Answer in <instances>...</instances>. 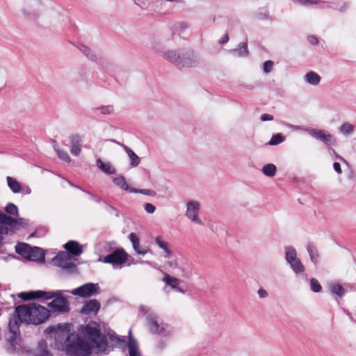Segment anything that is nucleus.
<instances>
[{"label": "nucleus", "instance_id": "f257e3e1", "mask_svg": "<svg viewBox=\"0 0 356 356\" xmlns=\"http://www.w3.org/2000/svg\"><path fill=\"white\" fill-rule=\"evenodd\" d=\"M48 336L54 334V343L51 347L56 350L65 351L67 356H86L88 347L80 341V337L74 332H71L67 325L58 324V327L49 326L44 330Z\"/></svg>", "mask_w": 356, "mask_h": 356}, {"label": "nucleus", "instance_id": "f03ea898", "mask_svg": "<svg viewBox=\"0 0 356 356\" xmlns=\"http://www.w3.org/2000/svg\"><path fill=\"white\" fill-rule=\"evenodd\" d=\"M17 318L21 321L39 325L50 316V312L46 307L35 303L19 305L15 308Z\"/></svg>", "mask_w": 356, "mask_h": 356}, {"label": "nucleus", "instance_id": "7ed1b4c3", "mask_svg": "<svg viewBox=\"0 0 356 356\" xmlns=\"http://www.w3.org/2000/svg\"><path fill=\"white\" fill-rule=\"evenodd\" d=\"M15 251L25 259L38 262L44 261V252L40 248L22 243L15 247Z\"/></svg>", "mask_w": 356, "mask_h": 356}, {"label": "nucleus", "instance_id": "20e7f679", "mask_svg": "<svg viewBox=\"0 0 356 356\" xmlns=\"http://www.w3.org/2000/svg\"><path fill=\"white\" fill-rule=\"evenodd\" d=\"M109 339L111 341L116 342L118 347L123 351L125 350L126 346H127L129 356H142L139 350L138 342L131 335V330L129 331V341L127 343L125 339H120L118 336L115 335V333L111 334Z\"/></svg>", "mask_w": 356, "mask_h": 356}, {"label": "nucleus", "instance_id": "39448f33", "mask_svg": "<svg viewBox=\"0 0 356 356\" xmlns=\"http://www.w3.org/2000/svg\"><path fill=\"white\" fill-rule=\"evenodd\" d=\"M147 325L149 332L153 334L169 338L172 335V331L168 324L159 322L158 317L154 314H149L147 316Z\"/></svg>", "mask_w": 356, "mask_h": 356}, {"label": "nucleus", "instance_id": "423d86ee", "mask_svg": "<svg viewBox=\"0 0 356 356\" xmlns=\"http://www.w3.org/2000/svg\"><path fill=\"white\" fill-rule=\"evenodd\" d=\"M147 325L149 332L153 334L169 338L172 335V331L168 324L159 322L158 317L154 314H149L147 316Z\"/></svg>", "mask_w": 356, "mask_h": 356}, {"label": "nucleus", "instance_id": "0eeeda50", "mask_svg": "<svg viewBox=\"0 0 356 356\" xmlns=\"http://www.w3.org/2000/svg\"><path fill=\"white\" fill-rule=\"evenodd\" d=\"M46 293H54L53 300L48 304V306L53 312L58 313H65L70 311V304L68 300L62 296V291H46Z\"/></svg>", "mask_w": 356, "mask_h": 356}, {"label": "nucleus", "instance_id": "6e6552de", "mask_svg": "<svg viewBox=\"0 0 356 356\" xmlns=\"http://www.w3.org/2000/svg\"><path fill=\"white\" fill-rule=\"evenodd\" d=\"M284 252L285 259L292 270L296 274L303 273L305 268L301 261L297 257L296 249L292 246H286Z\"/></svg>", "mask_w": 356, "mask_h": 356}, {"label": "nucleus", "instance_id": "1a4fd4ad", "mask_svg": "<svg viewBox=\"0 0 356 356\" xmlns=\"http://www.w3.org/2000/svg\"><path fill=\"white\" fill-rule=\"evenodd\" d=\"M128 254L123 248H118L113 251L111 254L104 257L102 259H99L106 264H112L113 268L121 267L127 260Z\"/></svg>", "mask_w": 356, "mask_h": 356}, {"label": "nucleus", "instance_id": "9d476101", "mask_svg": "<svg viewBox=\"0 0 356 356\" xmlns=\"http://www.w3.org/2000/svg\"><path fill=\"white\" fill-rule=\"evenodd\" d=\"M0 222L4 224L5 227L10 231L19 229V227H25L29 225V220L23 218H15L8 216L0 210Z\"/></svg>", "mask_w": 356, "mask_h": 356}, {"label": "nucleus", "instance_id": "9b49d317", "mask_svg": "<svg viewBox=\"0 0 356 356\" xmlns=\"http://www.w3.org/2000/svg\"><path fill=\"white\" fill-rule=\"evenodd\" d=\"M99 289L100 288L98 283L88 282L74 289L71 291V293L82 298H88L97 294Z\"/></svg>", "mask_w": 356, "mask_h": 356}, {"label": "nucleus", "instance_id": "f8f14e48", "mask_svg": "<svg viewBox=\"0 0 356 356\" xmlns=\"http://www.w3.org/2000/svg\"><path fill=\"white\" fill-rule=\"evenodd\" d=\"M54 265L65 269L74 271L76 269V265L72 262V257L69 252L61 251L54 259Z\"/></svg>", "mask_w": 356, "mask_h": 356}, {"label": "nucleus", "instance_id": "ddd939ff", "mask_svg": "<svg viewBox=\"0 0 356 356\" xmlns=\"http://www.w3.org/2000/svg\"><path fill=\"white\" fill-rule=\"evenodd\" d=\"M200 204L196 200H190L186 203V216L193 222L202 225V221L199 217Z\"/></svg>", "mask_w": 356, "mask_h": 356}, {"label": "nucleus", "instance_id": "4468645a", "mask_svg": "<svg viewBox=\"0 0 356 356\" xmlns=\"http://www.w3.org/2000/svg\"><path fill=\"white\" fill-rule=\"evenodd\" d=\"M40 0H29L26 6L22 9L23 15L30 19H35L39 15Z\"/></svg>", "mask_w": 356, "mask_h": 356}, {"label": "nucleus", "instance_id": "2eb2a0df", "mask_svg": "<svg viewBox=\"0 0 356 356\" xmlns=\"http://www.w3.org/2000/svg\"><path fill=\"white\" fill-rule=\"evenodd\" d=\"M54 293H46L44 291H35L29 293H20L18 296L24 300L44 298L45 300L52 299Z\"/></svg>", "mask_w": 356, "mask_h": 356}, {"label": "nucleus", "instance_id": "dca6fc26", "mask_svg": "<svg viewBox=\"0 0 356 356\" xmlns=\"http://www.w3.org/2000/svg\"><path fill=\"white\" fill-rule=\"evenodd\" d=\"M307 131L311 136L323 142L327 145H330L334 142V140H333V136L331 134H326L322 130L316 129H309L307 130Z\"/></svg>", "mask_w": 356, "mask_h": 356}, {"label": "nucleus", "instance_id": "f3484780", "mask_svg": "<svg viewBox=\"0 0 356 356\" xmlns=\"http://www.w3.org/2000/svg\"><path fill=\"white\" fill-rule=\"evenodd\" d=\"M101 307L100 302L96 299L84 302L81 312L84 314H97Z\"/></svg>", "mask_w": 356, "mask_h": 356}, {"label": "nucleus", "instance_id": "a211bd4d", "mask_svg": "<svg viewBox=\"0 0 356 356\" xmlns=\"http://www.w3.org/2000/svg\"><path fill=\"white\" fill-rule=\"evenodd\" d=\"M197 63V60L193 51L181 52L180 68L182 67H193Z\"/></svg>", "mask_w": 356, "mask_h": 356}, {"label": "nucleus", "instance_id": "6ab92c4d", "mask_svg": "<svg viewBox=\"0 0 356 356\" xmlns=\"http://www.w3.org/2000/svg\"><path fill=\"white\" fill-rule=\"evenodd\" d=\"M162 280L167 286H170L175 291L182 293L185 292V291L179 286L181 283L180 280L174 277H171L168 274L165 273Z\"/></svg>", "mask_w": 356, "mask_h": 356}, {"label": "nucleus", "instance_id": "aec40b11", "mask_svg": "<svg viewBox=\"0 0 356 356\" xmlns=\"http://www.w3.org/2000/svg\"><path fill=\"white\" fill-rule=\"evenodd\" d=\"M129 238L132 243L133 248L137 254L145 255L148 252L147 247H140V239L135 233H131L129 236Z\"/></svg>", "mask_w": 356, "mask_h": 356}, {"label": "nucleus", "instance_id": "412c9836", "mask_svg": "<svg viewBox=\"0 0 356 356\" xmlns=\"http://www.w3.org/2000/svg\"><path fill=\"white\" fill-rule=\"evenodd\" d=\"M64 248L66 250L65 252H69L72 257L79 256L83 252L82 247L75 241H68L64 245Z\"/></svg>", "mask_w": 356, "mask_h": 356}, {"label": "nucleus", "instance_id": "4be33fe9", "mask_svg": "<svg viewBox=\"0 0 356 356\" xmlns=\"http://www.w3.org/2000/svg\"><path fill=\"white\" fill-rule=\"evenodd\" d=\"M81 138L79 135L76 134L70 137V150L72 155L79 156L81 153Z\"/></svg>", "mask_w": 356, "mask_h": 356}, {"label": "nucleus", "instance_id": "5701e85b", "mask_svg": "<svg viewBox=\"0 0 356 356\" xmlns=\"http://www.w3.org/2000/svg\"><path fill=\"white\" fill-rule=\"evenodd\" d=\"M163 57L180 68L181 51H168L164 54Z\"/></svg>", "mask_w": 356, "mask_h": 356}, {"label": "nucleus", "instance_id": "b1692460", "mask_svg": "<svg viewBox=\"0 0 356 356\" xmlns=\"http://www.w3.org/2000/svg\"><path fill=\"white\" fill-rule=\"evenodd\" d=\"M156 244L164 251V257L165 259H170L172 254V250L168 248V242L165 241L162 236H157L155 237Z\"/></svg>", "mask_w": 356, "mask_h": 356}, {"label": "nucleus", "instance_id": "393cba45", "mask_svg": "<svg viewBox=\"0 0 356 356\" xmlns=\"http://www.w3.org/2000/svg\"><path fill=\"white\" fill-rule=\"evenodd\" d=\"M35 356H53L48 349L47 342L44 339L40 340L37 346Z\"/></svg>", "mask_w": 356, "mask_h": 356}, {"label": "nucleus", "instance_id": "a878e982", "mask_svg": "<svg viewBox=\"0 0 356 356\" xmlns=\"http://www.w3.org/2000/svg\"><path fill=\"white\" fill-rule=\"evenodd\" d=\"M122 147L127 152L128 156L130 159V165L131 167H136L139 165L140 159L138 155L129 147L124 144H121Z\"/></svg>", "mask_w": 356, "mask_h": 356}, {"label": "nucleus", "instance_id": "bb28decb", "mask_svg": "<svg viewBox=\"0 0 356 356\" xmlns=\"http://www.w3.org/2000/svg\"><path fill=\"white\" fill-rule=\"evenodd\" d=\"M229 52L234 55V56H237L238 57H245L248 55V43L247 42H241L239 44H238V48H236V49H231L229 51Z\"/></svg>", "mask_w": 356, "mask_h": 356}, {"label": "nucleus", "instance_id": "cd10ccee", "mask_svg": "<svg viewBox=\"0 0 356 356\" xmlns=\"http://www.w3.org/2000/svg\"><path fill=\"white\" fill-rule=\"evenodd\" d=\"M97 166L104 173L107 175H113L115 173V168L111 163H104L101 159L97 160Z\"/></svg>", "mask_w": 356, "mask_h": 356}, {"label": "nucleus", "instance_id": "c85d7f7f", "mask_svg": "<svg viewBox=\"0 0 356 356\" xmlns=\"http://www.w3.org/2000/svg\"><path fill=\"white\" fill-rule=\"evenodd\" d=\"M6 181L8 186L13 193H19L21 192L22 186L15 178L8 176Z\"/></svg>", "mask_w": 356, "mask_h": 356}, {"label": "nucleus", "instance_id": "c756f323", "mask_svg": "<svg viewBox=\"0 0 356 356\" xmlns=\"http://www.w3.org/2000/svg\"><path fill=\"white\" fill-rule=\"evenodd\" d=\"M113 182L115 185L120 187L121 189L129 191L131 193V190L134 189V188L130 187L126 181L125 177L122 175H120L117 177H115L113 179Z\"/></svg>", "mask_w": 356, "mask_h": 356}, {"label": "nucleus", "instance_id": "7c9ffc66", "mask_svg": "<svg viewBox=\"0 0 356 356\" xmlns=\"http://www.w3.org/2000/svg\"><path fill=\"white\" fill-rule=\"evenodd\" d=\"M321 76L314 72H309L305 74V81L310 85L317 86L321 81Z\"/></svg>", "mask_w": 356, "mask_h": 356}, {"label": "nucleus", "instance_id": "2f4dec72", "mask_svg": "<svg viewBox=\"0 0 356 356\" xmlns=\"http://www.w3.org/2000/svg\"><path fill=\"white\" fill-rule=\"evenodd\" d=\"M79 49L81 51L88 59L92 61L97 62L98 58L96 54L88 47L84 44H80Z\"/></svg>", "mask_w": 356, "mask_h": 356}, {"label": "nucleus", "instance_id": "473e14b6", "mask_svg": "<svg viewBox=\"0 0 356 356\" xmlns=\"http://www.w3.org/2000/svg\"><path fill=\"white\" fill-rule=\"evenodd\" d=\"M54 149L56 152L57 156L59 159L63 160V161L66 163H70L71 159L70 156L68 155L67 152L63 149H61L58 147L55 140H54Z\"/></svg>", "mask_w": 356, "mask_h": 356}, {"label": "nucleus", "instance_id": "72a5a7b5", "mask_svg": "<svg viewBox=\"0 0 356 356\" xmlns=\"http://www.w3.org/2000/svg\"><path fill=\"white\" fill-rule=\"evenodd\" d=\"M168 266L172 269H177L178 272L176 273L177 275L185 277L188 276V273L185 270L183 267H181L177 260L168 261Z\"/></svg>", "mask_w": 356, "mask_h": 356}, {"label": "nucleus", "instance_id": "f704fd0d", "mask_svg": "<svg viewBox=\"0 0 356 356\" xmlns=\"http://www.w3.org/2000/svg\"><path fill=\"white\" fill-rule=\"evenodd\" d=\"M330 291L332 294H335L339 297H342L346 292L345 289L339 283H332L329 285Z\"/></svg>", "mask_w": 356, "mask_h": 356}, {"label": "nucleus", "instance_id": "c9c22d12", "mask_svg": "<svg viewBox=\"0 0 356 356\" xmlns=\"http://www.w3.org/2000/svg\"><path fill=\"white\" fill-rule=\"evenodd\" d=\"M4 211L6 212L5 214H6L8 216H15L18 217L19 216V209L17 205L12 202L8 203L4 209Z\"/></svg>", "mask_w": 356, "mask_h": 356}, {"label": "nucleus", "instance_id": "e433bc0d", "mask_svg": "<svg viewBox=\"0 0 356 356\" xmlns=\"http://www.w3.org/2000/svg\"><path fill=\"white\" fill-rule=\"evenodd\" d=\"M307 250L309 254L311 261L316 264L318 259V253L316 247L311 243L307 245Z\"/></svg>", "mask_w": 356, "mask_h": 356}, {"label": "nucleus", "instance_id": "4c0bfd02", "mask_svg": "<svg viewBox=\"0 0 356 356\" xmlns=\"http://www.w3.org/2000/svg\"><path fill=\"white\" fill-rule=\"evenodd\" d=\"M261 171L266 176L273 177L276 173L277 167L273 163H268L263 166Z\"/></svg>", "mask_w": 356, "mask_h": 356}, {"label": "nucleus", "instance_id": "58836bf2", "mask_svg": "<svg viewBox=\"0 0 356 356\" xmlns=\"http://www.w3.org/2000/svg\"><path fill=\"white\" fill-rule=\"evenodd\" d=\"M353 131H354V126L348 122L343 123L339 127L340 133L343 134V135L351 134L353 132Z\"/></svg>", "mask_w": 356, "mask_h": 356}, {"label": "nucleus", "instance_id": "ea45409f", "mask_svg": "<svg viewBox=\"0 0 356 356\" xmlns=\"http://www.w3.org/2000/svg\"><path fill=\"white\" fill-rule=\"evenodd\" d=\"M284 140V136H283L281 134H276L273 135L268 144L269 145H277L282 143Z\"/></svg>", "mask_w": 356, "mask_h": 356}, {"label": "nucleus", "instance_id": "a19ab883", "mask_svg": "<svg viewBox=\"0 0 356 356\" xmlns=\"http://www.w3.org/2000/svg\"><path fill=\"white\" fill-rule=\"evenodd\" d=\"M8 327L12 334H17L19 330L18 320L17 318L10 319L8 322Z\"/></svg>", "mask_w": 356, "mask_h": 356}, {"label": "nucleus", "instance_id": "79ce46f5", "mask_svg": "<svg viewBox=\"0 0 356 356\" xmlns=\"http://www.w3.org/2000/svg\"><path fill=\"white\" fill-rule=\"evenodd\" d=\"M131 193H140V194H143L145 195H149V196H155L156 195V192L154 191L150 190V189H138V188H134V189L131 190Z\"/></svg>", "mask_w": 356, "mask_h": 356}, {"label": "nucleus", "instance_id": "37998d69", "mask_svg": "<svg viewBox=\"0 0 356 356\" xmlns=\"http://www.w3.org/2000/svg\"><path fill=\"white\" fill-rule=\"evenodd\" d=\"M310 286L311 289L315 293H318L322 289V287L319 284L318 281L315 278H312L310 280Z\"/></svg>", "mask_w": 356, "mask_h": 356}, {"label": "nucleus", "instance_id": "c03bdc74", "mask_svg": "<svg viewBox=\"0 0 356 356\" xmlns=\"http://www.w3.org/2000/svg\"><path fill=\"white\" fill-rule=\"evenodd\" d=\"M17 334H12V335L10 337V338L8 340V343L10 346V348L13 352L15 351L17 348L16 345L17 343Z\"/></svg>", "mask_w": 356, "mask_h": 356}, {"label": "nucleus", "instance_id": "a18cd8bd", "mask_svg": "<svg viewBox=\"0 0 356 356\" xmlns=\"http://www.w3.org/2000/svg\"><path fill=\"white\" fill-rule=\"evenodd\" d=\"M274 63L272 60H266L263 64V70L265 73L268 74L272 72Z\"/></svg>", "mask_w": 356, "mask_h": 356}, {"label": "nucleus", "instance_id": "49530a36", "mask_svg": "<svg viewBox=\"0 0 356 356\" xmlns=\"http://www.w3.org/2000/svg\"><path fill=\"white\" fill-rule=\"evenodd\" d=\"M104 204L105 205L106 210L108 213L114 214L116 217L119 216V211H118V210L117 209H115V207H113V206L110 205L109 204H108L106 202H104Z\"/></svg>", "mask_w": 356, "mask_h": 356}, {"label": "nucleus", "instance_id": "de8ad7c7", "mask_svg": "<svg viewBox=\"0 0 356 356\" xmlns=\"http://www.w3.org/2000/svg\"><path fill=\"white\" fill-rule=\"evenodd\" d=\"M97 109H99L102 114H110L113 111V106L111 105L102 106Z\"/></svg>", "mask_w": 356, "mask_h": 356}, {"label": "nucleus", "instance_id": "09e8293b", "mask_svg": "<svg viewBox=\"0 0 356 356\" xmlns=\"http://www.w3.org/2000/svg\"><path fill=\"white\" fill-rule=\"evenodd\" d=\"M295 3L306 6V5H314L317 4V0H293Z\"/></svg>", "mask_w": 356, "mask_h": 356}, {"label": "nucleus", "instance_id": "8fccbe9b", "mask_svg": "<svg viewBox=\"0 0 356 356\" xmlns=\"http://www.w3.org/2000/svg\"><path fill=\"white\" fill-rule=\"evenodd\" d=\"M81 191H83V193L88 194L90 197L95 202H97V203H100L102 202V200L99 197H97L96 195H95L93 193H90V191H86L85 189H81Z\"/></svg>", "mask_w": 356, "mask_h": 356}, {"label": "nucleus", "instance_id": "3c124183", "mask_svg": "<svg viewBox=\"0 0 356 356\" xmlns=\"http://www.w3.org/2000/svg\"><path fill=\"white\" fill-rule=\"evenodd\" d=\"M144 209L148 213H153L156 210V207L151 203H145Z\"/></svg>", "mask_w": 356, "mask_h": 356}, {"label": "nucleus", "instance_id": "603ef678", "mask_svg": "<svg viewBox=\"0 0 356 356\" xmlns=\"http://www.w3.org/2000/svg\"><path fill=\"white\" fill-rule=\"evenodd\" d=\"M167 346V343L163 340H159L155 346V348L159 351H162Z\"/></svg>", "mask_w": 356, "mask_h": 356}, {"label": "nucleus", "instance_id": "864d4df0", "mask_svg": "<svg viewBox=\"0 0 356 356\" xmlns=\"http://www.w3.org/2000/svg\"><path fill=\"white\" fill-rule=\"evenodd\" d=\"M260 119L263 122L271 121L273 120V116L270 114L264 113L261 115Z\"/></svg>", "mask_w": 356, "mask_h": 356}, {"label": "nucleus", "instance_id": "5fc2aeb1", "mask_svg": "<svg viewBox=\"0 0 356 356\" xmlns=\"http://www.w3.org/2000/svg\"><path fill=\"white\" fill-rule=\"evenodd\" d=\"M0 234L7 235L9 234V229L5 227L4 224L0 222Z\"/></svg>", "mask_w": 356, "mask_h": 356}, {"label": "nucleus", "instance_id": "6e6d98bb", "mask_svg": "<svg viewBox=\"0 0 356 356\" xmlns=\"http://www.w3.org/2000/svg\"><path fill=\"white\" fill-rule=\"evenodd\" d=\"M257 293L260 298H264L268 296V292L264 289H259Z\"/></svg>", "mask_w": 356, "mask_h": 356}, {"label": "nucleus", "instance_id": "4d7b16f0", "mask_svg": "<svg viewBox=\"0 0 356 356\" xmlns=\"http://www.w3.org/2000/svg\"><path fill=\"white\" fill-rule=\"evenodd\" d=\"M24 195H29L31 193V189L29 186H22L21 192Z\"/></svg>", "mask_w": 356, "mask_h": 356}, {"label": "nucleus", "instance_id": "13d9d810", "mask_svg": "<svg viewBox=\"0 0 356 356\" xmlns=\"http://www.w3.org/2000/svg\"><path fill=\"white\" fill-rule=\"evenodd\" d=\"M308 41L309 42L310 44L313 45H316L318 43V38L314 35H309L308 37Z\"/></svg>", "mask_w": 356, "mask_h": 356}, {"label": "nucleus", "instance_id": "bf43d9fd", "mask_svg": "<svg viewBox=\"0 0 356 356\" xmlns=\"http://www.w3.org/2000/svg\"><path fill=\"white\" fill-rule=\"evenodd\" d=\"M333 168L334 169V170L338 173V174H341V165L340 163H339L338 162H334L333 163Z\"/></svg>", "mask_w": 356, "mask_h": 356}, {"label": "nucleus", "instance_id": "052dcab7", "mask_svg": "<svg viewBox=\"0 0 356 356\" xmlns=\"http://www.w3.org/2000/svg\"><path fill=\"white\" fill-rule=\"evenodd\" d=\"M229 41V36L228 34H225L223 35V37L219 40V44H223L227 43Z\"/></svg>", "mask_w": 356, "mask_h": 356}, {"label": "nucleus", "instance_id": "680f3d73", "mask_svg": "<svg viewBox=\"0 0 356 356\" xmlns=\"http://www.w3.org/2000/svg\"><path fill=\"white\" fill-rule=\"evenodd\" d=\"M348 7H349V3H344L343 5L339 8V11L344 12L348 9Z\"/></svg>", "mask_w": 356, "mask_h": 356}, {"label": "nucleus", "instance_id": "e2e57ef3", "mask_svg": "<svg viewBox=\"0 0 356 356\" xmlns=\"http://www.w3.org/2000/svg\"><path fill=\"white\" fill-rule=\"evenodd\" d=\"M69 184H70L72 187H74V188H78V189H79V190H81V189H83V188H81V186H76V185H75V184H72V182H69Z\"/></svg>", "mask_w": 356, "mask_h": 356}, {"label": "nucleus", "instance_id": "0e129e2a", "mask_svg": "<svg viewBox=\"0 0 356 356\" xmlns=\"http://www.w3.org/2000/svg\"><path fill=\"white\" fill-rule=\"evenodd\" d=\"M293 127L295 129H300V127H298V126H293Z\"/></svg>", "mask_w": 356, "mask_h": 356}, {"label": "nucleus", "instance_id": "69168bd1", "mask_svg": "<svg viewBox=\"0 0 356 356\" xmlns=\"http://www.w3.org/2000/svg\"><path fill=\"white\" fill-rule=\"evenodd\" d=\"M31 236H36V232L33 233Z\"/></svg>", "mask_w": 356, "mask_h": 356}]
</instances>
